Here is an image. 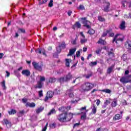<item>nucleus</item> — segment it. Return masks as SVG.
I'll use <instances>...</instances> for the list:
<instances>
[{
    "label": "nucleus",
    "instance_id": "40",
    "mask_svg": "<svg viewBox=\"0 0 131 131\" xmlns=\"http://www.w3.org/2000/svg\"><path fill=\"white\" fill-rule=\"evenodd\" d=\"M88 41V39L84 38V39H81L80 42L82 45H83L84 42H86Z\"/></svg>",
    "mask_w": 131,
    "mask_h": 131
},
{
    "label": "nucleus",
    "instance_id": "31",
    "mask_svg": "<svg viewBox=\"0 0 131 131\" xmlns=\"http://www.w3.org/2000/svg\"><path fill=\"white\" fill-rule=\"evenodd\" d=\"M98 43H100L101 45H106V41L103 39H99V40L98 41Z\"/></svg>",
    "mask_w": 131,
    "mask_h": 131
},
{
    "label": "nucleus",
    "instance_id": "53",
    "mask_svg": "<svg viewBox=\"0 0 131 131\" xmlns=\"http://www.w3.org/2000/svg\"><path fill=\"white\" fill-rule=\"evenodd\" d=\"M79 9L80 10H84V6L82 5L79 6Z\"/></svg>",
    "mask_w": 131,
    "mask_h": 131
},
{
    "label": "nucleus",
    "instance_id": "22",
    "mask_svg": "<svg viewBox=\"0 0 131 131\" xmlns=\"http://www.w3.org/2000/svg\"><path fill=\"white\" fill-rule=\"evenodd\" d=\"M113 66H111V67H110L107 70V74H110L111 73V72H112V71H113Z\"/></svg>",
    "mask_w": 131,
    "mask_h": 131
},
{
    "label": "nucleus",
    "instance_id": "28",
    "mask_svg": "<svg viewBox=\"0 0 131 131\" xmlns=\"http://www.w3.org/2000/svg\"><path fill=\"white\" fill-rule=\"evenodd\" d=\"M56 113V110L54 108L51 110L50 112L48 113V115H52V114H55Z\"/></svg>",
    "mask_w": 131,
    "mask_h": 131
},
{
    "label": "nucleus",
    "instance_id": "30",
    "mask_svg": "<svg viewBox=\"0 0 131 131\" xmlns=\"http://www.w3.org/2000/svg\"><path fill=\"white\" fill-rule=\"evenodd\" d=\"M43 109H44V108L42 107H40L38 108V109L36 110L37 114H39V113H40V112H41L43 110Z\"/></svg>",
    "mask_w": 131,
    "mask_h": 131
},
{
    "label": "nucleus",
    "instance_id": "29",
    "mask_svg": "<svg viewBox=\"0 0 131 131\" xmlns=\"http://www.w3.org/2000/svg\"><path fill=\"white\" fill-rule=\"evenodd\" d=\"M119 35H120V34H117L114 37V39L113 40V43H114V41H116V43H117V40H116L117 39V37H118V36H119Z\"/></svg>",
    "mask_w": 131,
    "mask_h": 131
},
{
    "label": "nucleus",
    "instance_id": "12",
    "mask_svg": "<svg viewBox=\"0 0 131 131\" xmlns=\"http://www.w3.org/2000/svg\"><path fill=\"white\" fill-rule=\"evenodd\" d=\"M26 107H30L31 108H34L35 107V103L34 102H27L26 104Z\"/></svg>",
    "mask_w": 131,
    "mask_h": 131
},
{
    "label": "nucleus",
    "instance_id": "44",
    "mask_svg": "<svg viewBox=\"0 0 131 131\" xmlns=\"http://www.w3.org/2000/svg\"><path fill=\"white\" fill-rule=\"evenodd\" d=\"M95 31L93 29H90L89 31H88V33H89V34H94V33H95Z\"/></svg>",
    "mask_w": 131,
    "mask_h": 131
},
{
    "label": "nucleus",
    "instance_id": "33",
    "mask_svg": "<svg viewBox=\"0 0 131 131\" xmlns=\"http://www.w3.org/2000/svg\"><path fill=\"white\" fill-rule=\"evenodd\" d=\"M8 113L10 115H12V114H16V110L12 109L10 111L8 112Z\"/></svg>",
    "mask_w": 131,
    "mask_h": 131
},
{
    "label": "nucleus",
    "instance_id": "42",
    "mask_svg": "<svg viewBox=\"0 0 131 131\" xmlns=\"http://www.w3.org/2000/svg\"><path fill=\"white\" fill-rule=\"evenodd\" d=\"M46 81V78L45 77H42L41 76H40V80L39 81H40V82H42V81Z\"/></svg>",
    "mask_w": 131,
    "mask_h": 131
},
{
    "label": "nucleus",
    "instance_id": "16",
    "mask_svg": "<svg viewBox=\"0 0 131 131\" xmlns=\"http://www.w3.org/2000/svg\"><path fill=\"white\" fill-rule=\"evenodd\" d=\"M117 106V98H114L112 102V107H116Z\"/></svg>",
    "mask_w": 131,
    "mask_h": 131
},
{
    "label": "nucleus",
    "instance_id": "58",
    "mask_svg": "<svg viewBox=\"0 0 131 131\" xmlns=\"http://www.w3.org/2000/svg\"><path fill=\"white\" fill-rule=\"evenodd\" d=\"M22 101H23V102H24V103H27V99H26V98H23V99H22Z\"/></svg>",
    "mask_w": 131,
    "mask_h": 131
},
{
    "label": "nucleus",
    "instance_id": "1",
    "mask_svg": "<svg viewBox=\"0 0 131 131\" xmlns=\"http://www.w3.org/2000/svg\"><path fill=\"white\" fill-rule=\"evenodd\" d=\"M73 117V114L70 113V119L67 120V113H66L64 114H61L58 116L57 119L60 122H66V121H70L71 120V119Z\"/></svg>",
    "mask_w": 131,
    "mask_h": 131
},
{
    "label": "nucleus",
    "instance_id": "41",
    "mask_svg": "<svg viewBox=\"0 0 131 131\" xmlns=\"http://www.w3.org/2000/svg\"><path fill=\"white\" fill-rule=\"evenodd\" d=\"M98 20H99V21H100V22L105 21V18H103L102 16H99Z\"/></svg>",
    "mask_w": 131,
    "mask_h": 131
},
{
    "label": "nucleus",
    "instance_id": "47",
    "mask_svg": "<svg viewBox=\"0 0 131 131\" xmlns=\"http://www.w3.org/2000/svg\"><path fill=\"white\" fill-rule=\"evenodd\" d=\"M50 126L51 128H55L56 127V124L55 123L50 124Z\"/></svg>",
    "mask_w": 131,
    "mask_h": 131
},
{
    "label": "nucleus",
    "instance_id": "10",
    "mask_svg": "<svg viewBox=\"0 0 131 131\" xmlns=\"http://www.w3.org/2000/svg\"><path fill=\"white\" fill-rule=\"evenodd\" d=\"M81 20H82V24L83 25H88L90 24V21L86 20V17L81 18Z\"/></svg>",
    "mask_w": 131,
    "mask_h": 131
},
{
    "label": "nucleus",
    "instance_id": "7",
    "mask_svg": "<svg viewBox=\"0 0 131 131\" xmlns=\"http://www.w3.org/2000/svg\"><path fill=\"white\" fill-rule=\"evenodd\" d=\"M58 91V89H55L54 91V92H53L52 91H49L47 92V97L49 98H53V96H54V94H59V93H57V91Z\"/></svg>",
    "mask_w": 131,
    "mask_h": 131
},
{
    "label": "nucleus",
    "instance_id": "19",
    "mask_svg": "<svg viewBox=\"0 0 131 131\" xmlns=\"http://www.w3.org/2000/svg\"><path fill=\"white\" fill-rule=\"evenodd\" d=\"M1 85L3 88V90L4 91H6L7 90V86H6V81H5V80L2 81Z\"/></svg>",
    "mask_w": 131,
    "mask_h": 131
},
{
    "label": "nucleus",
    "instance_id": "63",
    "mask_svg": "<svg viewBox=\"0 0 131 131\" xmlns=\"http://www.w3.org/2000/svg\"><path fill=\"white\" fill-rule=\"evenodd\" d=\"M84 26H85V27H86V28H88L89 29L91 28V26L89 25V24L86 25H84Z\"/></svg>",
    "mask_w": 131,
    "mask_h": 131
},
{
    "label": "nucleus",
    "instance_id": "9",
    "mask_svg": "<svg viewBox=\"0 0 131 131\" xmlns=\"http://www.w3.org/2000/svg\"><path fill=\"white\" fill-rule=\"evenodd\" d=\"M23 75H26V76H29L30 75V71L28 70H25L21 72Z\"/></svg>",
    "mask_w": 131,
    "mask_h": 131
},
{
    "label": "nucleus",
    "instance_id": "51",
    "mask_svg": "<svg viewBox=\"0 0 131 131\" xmlns=\"http://www.w3.org/2000/svg\"><path fill=\"white\" fill-rule=\"evenodd\" d=\"M56 50H57V51L58 52V53H61V47L60 46H59L58 47H57L56 48Z\"/></svg>",
    "mask_w": 131,
    "mask_h": 131
},
{
    "label": "nucleus",
    "instance_id": "34",
    "mask_svg": "<svg viewBox=\"0 0 131 131\" xmlns=\"http://www.w3.org/2000/svg\"><path fill=\"white\" fill-rule=\"evenodd\" d=\"M57 80V79L55 78H50L49 79V82L51 83H53L54 82H55V81Z\"/></svg>",
    "mask_w": 131,
    "mask_h": 131
},
{
    "label": "nucleus",
    "instance_id": "39",
    "mask_svg": "<svg viewBox=\"0 0 131 131\" xmlns=\"http://www.w3.org/2000/svg\"><path fill=\"white\" fill-rule=\"evenodd\" d=\"M14 74L17 77H20L21 76L20 73L18 71H14Z\"/></svg>",
    "mask_w": 131,
    "mask_h": 131
},
{
    "label": "nucleus",
    "instance_id": "3",
    "mask_svg": "<svg viewBox=\"0 0 131 131\" xmlns=\"http://www.w3.org/2000/svg\"><path fill=\"white\" fill-rule=\"evenodd\" d=\"M94 86V84H92L90 82H86L81 86V88L84 92H89V91H91Z\"/></svg>",
    "mask_w": 131,
    "mask_h": 131
},
{
    "label": "nucleus",
    "instance_id": "48",
    "mask_svg": "<svg viewBox=\"0 0 131 131\" xmlns=\"http://www.w3.org/2000/svg\"><path fill=\"white\" fill-rule=\"evenodd\" d=\"M79 57H80V51H78L76 52V57L78 58Z\"/></svg>",
    "mask_w": 131,
    "mask_h": 131
},
{
    "label": "nucleus",
    "instance_id": "13",
    "mask_svg": "<svg viewBox=\"0 0 131 131\" xmlns=\"http://www.w3.org/2000/svg\"><path fill=\"white\" fill-rule=\"evenodd\" d=\"M120 80V82H122L123 83H127L128 82H130V80H126V78L124 77H122Z\"/></svg>",
    "mask_w": 131,
    "mask_h": 131
},
{
    "label": "nucleus",
    "instance_id": "64",
    "mask_svg": "<svg viewBox=\"0 0 131 131\" xmlns=\"http://www.w3.org/2000/svg\"><path fill=\"white\" fill-rule=\"evenodd\" d=\"M91 76H92V75L89 74V75H86L85 77H86V78H89L91 77Z\"/></svg>",
    "mask_w": 131,
    "mask_h": 131
},
{
    "label": "nucleus",
    "instance_id": "61",
    "mask_svg": "<svg viewBox=\"0 0 131 131\" xmlns=\"http://www.w3.org/2000/svg\"><path fill=\"white\" fill-rule=\"evenodd\" d=\"M79 124H80L78 123H75L73 126V128H74V127H76V126H78V125H79Z\"/></svg>",
    "mask_w": 131,
    "mask_h": 131
},
{
    "label": "nucleus",
    "instance_id": "27",
    "mask_svg": "<svg viewBox=\"0 0 131 131\" xmlns=\"http://www.w3.org/2000/svg\"><path fill=\"white\" fill-rule=\"evenodd\" d=\"M81 114L83 115L81 116V119H86V112H82Z\"/></svg>",
    "mask_w": 131,
    "mask_h": 131
},
{
    "label": "nucleus",
    "instance_id": "17",
    "mask_svg": "<svg viewBox=\"0 0 131 131\" xmlns=\"http://www.w3.org/2000/svg\"><path fill=\"white\" fill-rule=\"evenodd\" d=\"M107 6L104 8L103 11L104 12H109V8H110V3L107 2Z\"/></svg>",
    "mask_w": 131,
    "mask_h": 131
},
{
    "label": "nucleus",
    "instance_id": "62",
    "mask_svg": "<svg viewBox=\"0 0 131 131\" xmlns=\"http://www.w3.org/2000/svg\"><path fill=\"white\" fill-rule=\"evenodd\" d=\"M110 36H111L113 37V36H114V33H108Z\"/></svg>",
    "mask_w": 131,
    "mask_h": 131
},
{
    "label": "nucleus",
    "instance_id": "5",
    "mask_svg": "<svg viewBox=\"0 0 131 131\" xmlns=\"http://www.w3.org/2000/svg\"><path fill=\"white\" fill-rule=\"evenodd\" d=\"M32 65L36 70H38V71H41V70H42L41 69V66H39L38 63L33 62H32Z\"/></svg>",
    "mask_w": 131,
    "mask_h": 131
},
{
    "label": "nucleus",
    "instance_id": "60",
    "mask_svg": "<svg viewBox=\"0 0 131 131\" xmlns=\"http://www.w3.org/2000/svg\"><path fill=\"white\" fill-rule=\"evenodd\" d=\"M122 40H123V38H118V39H117V41H122Z\"/></svg>",
    "mask_w": 131,
    "mask_h": 131
},
{
    "label": "nucleus",
    "instance_id": "45",
    "mask_svg": "<svg viewBox=\"0 0 131 131\" xmlns=\"http://www.w3.org/2000/svg\"><path fill=\"white\" fill-rule=\"evenodd\" d=\"M48 1L49 0H42V1H41V2H40L39 3V5H43V4H46V3H47V2H48Z\"/></svg>",
    "mask_w": 131,
    "mask_h": 131
},
{
    "label": "nucleus",
    "instance_id": "46",
    "mask_svg": "<svg viewBox=\"0 0 131 131\" xmlns=\"http://www.w3.org/2000/svg\"><path fill=\"white\" fill-rule=\"evenodd\" d=\"M97 72H98L99 73H100V74H102V73H103V69H101L100 68H99L97 69Z\"/></svg>",
    "mask_w": 131,
    "mask_h": 131
},
{
    "label": "nucleus",
    "instance_id": "18",
    "mask_svg": "<svg viewBox=\"0 0 131 131\" xmlns=\"http://www.w3.org/2000/svg\"><path fill=\"white\" fill-rule=\"evenodd\" d=\"M75 27H77V28H80V27H81V25L80 23H79V22L77 21L73 26V29H75Z\"/></svg>",
    "mask_w": 131,
    "mask_h": 131
},
{
    "label": "nucleus",
    "instance_id": "54",
    "mask_svg": "<svg viewBox=\"0 0 131 131\" xmlns=\"http://www.w3.org/2000/svg\"><path fill=\"white\" fill-rule=\"evenodd\" d=\"M6 73L7 74V75H6V77H9L10 74V72H8V71H6Z\"/></svg>",
    "mask_w": 131,
    "mask_h": 131
},
{
    "label": "nucleus",
    "instance_id": "6",
    "mask_svg": "<svg viewBox=\"0 0 131 131\" xmlns=\"http://www.w3.org/2000/svg\"><path fill=\"white\" fill-rule=\"evenodd\" d=\"M3 124H6V125L7 127H8V128H10V127H11V126H12V123H11V122H10L7 119H3Z\"/></svg>",
    "mask_w": 131,
    "mask_h": 131
},
{
    "label": "nucleus",
    "instance_id": "36",
    "mask_svg": "<svg viewBox=\"0 0 131 131\" xmlns=\"http://www.w3.org/2000/svg\"><path fill=\"white\" fill-rule=\"evenodd\" d=\"M78 38V37L77 36H76V37L75 38V39L71 41V43H72V45H76V43H77L76 41H77Z\"/></svg>",
    "mask_w": 131,
    "mask_h": 131
},
{
    "label": "nucleus",
    "instance_id": "49",
    "mask_svg": "<svg viewBox=\"0 0 131 131\" xmlns=\"http://www.w3.org/2000/svg\"><path fill=\"white\" fill-rule=\"evenodd\" d=\"M39 97H42L43 96V94H42V90L39 91Z\"/></svg>",
    "mask_w": 131,
    "mask_h": 131
},
{
    "label": "nucleus",
    "instance_id": "35",
    "mask_svg": "<svg viewBox=\"0 0 131 131\" xmlns=\"http://www.w3.org/2000/svg\"><path fill=\"white\" fill-rule=\"evenodd\" d=\"M101 92H103V93H106V94H110L111 93V90L110 89H104L101 90Z\"/></svg>",
    "mask_w": 131,
    "mask_h": 131
},
{
    "label": "nucleus",
    "instance_id": "8",
    "mask_svg": "<svg viewBox=\"0 0 131 131\" xmlns=\"http://www.w3.org/2000/svg\"><path fill=\"white\" fill-rule=\"evenodd\" d=\"M35 52L37 54H41L42 53L44 56H47V54H46V50H45V49L40 50V49L38 48L35 50Z\"/></svg>",
    "mask_w": 131,
    "mask_h": 131
},
{
    "label": "nucleus",
    "instance_id": "32",
    "mask_svg": "<svg viewBox=\"0 0 131 131\" xmlns=\"http://www.w3.org/2000/svg\"><path fill=\"white\" fill-rule=\"evenodd\" d=\"M97 64H98V62L97 61H94V62H91L89 65L90 66H91V67H93V66H96V65H97Z\"/></svg>",
    "mask_w": 131,
    "mask_h": 131
},
{
    "label": "nucleus",
    "instance_id": "20",
    "mask_svg": "<svg viewBox=\"0 0 131 131\" xmlns=\"http://www.w3.org/2000/svg\"><path fill=\"white\" fill-rule=\"evenodd\" d=\"M125 46L127 49L131 50V41H128L125 43Z\"/></svg>",
    "mask_w": 131,
    "mask_h": 131
},
{
    "label": "nucleus",
    "instance_id": "11",
    "mask_svg": "<svg viewBox=\"0 0 131 131\" xmlns=\"http://www.w3.org/2000/svg\"><path fill=\"white\" fill-rule=\"evenodd\" d=\"M120 29L121 30H124L125 29V21H122L119 27Z\"/></svg>",
    "mask_w": 131,
    "mask_h": 131
},
{
    "label": "nucleus",
    "instance_id": "38",
    "mask_svg": "<svg viewBox=\"0 0 131 131\" xmlns=\"http://www.w3.org/2000/svg\"><path fill=\"white\" fill-rule=\"evenodd\" d=\"M54 1L53 0H50V3L48 4V7H49L50 8H52V7H53V6H54Z\"/></svg>",
    "mask_w": 131,
    "mask_h": 131
},
{
    "label": "nucleus",
    "instance_id": "24",
    "mask_svg": "<svg viewBox=\"0 0 131 131\" xmlns=\"http://www.w3.org/2000/svg\"><path fill=\"white\" fill-rule=\"evenodd\" d=\"M92 110V112L93 114H96V113L97 112V107L95 106V104H93V107H91Z\"/></svg>",
    "mask_w": 131,
    "mask_h": 131
},
{
    "label": "nucleus",
    "instance_id": "43",
    "mask_svg": "<svg viewBox=\"0 0 131 131\" xmlns=\"http://www.w3.org/2000/svg\"><path fill=\"white\" fill-rule=\"evenodd\" d=\"M110 99H108L104 102V104L105 105V106H107V105H109L110 104Z\"/></svg>",
    "mask_w": 131,
    "mask_h": 131
},
{
    "label": "nucleus",
    "instance_id": "59",
    "mask_svg": "<svg viewBox=\"0 0 131 131\" xmlns=\"http://www.w3.org/2000/svg\"><path fill=\"white\" fill-rule=\"evenodd\" d=\"M80 111H82V110H86V106H84L83 107H81L80 109Z\"/></svg>",
    "mask_w": 131,
    "mask_h": 131
},
{
    "label": "nucleus",
    "instance_id": "55",
    "mask_svg": "<svg viewBox=\"0 0 131 131\" xmlns=\"http://www.w3.org/2000/svg\"><path fill=\"white\" fill-rule=\"evenodd\" d=\"M80 34L82 36V37H83V38H85V36L83 35V32H80Z\"/></svg>",
    "mask_w": 131,
    "mask_h": 131
},
{
    "label": "nucleus",
    "instance_id": "14",
    "mask_svg": "<svg viewBox=\"0 0 131 131\" xmlns=\"http://www.w3.org/2000/svg\"><path fill=\"white\" fill-rule=\"evenodd\" d=\"M76 51V48H73L72 49H70L69 51V53L68 54V56H72V55H73V54L75 53Z\"/></svg>",
    "mask_w": 131,
    "mask_h": 131
},
{
    "label": "nucleus",
    "instance_id": "2",
    "mask_svg": "<svg viewBox=\"0 0 131 131\" xmlns=\"http://www.w3.org/2000/svg\"><path fill=\"white\" fill-rule=\"evenodd\" d=\"M73 78L71 73L69 72L64 77H61L58 79L57 81L60 82V83H64V82H68L70 81L71 79Z\"/></svg>",
    "mask_w": 131,
    "mask_h": 131
},
{
    "label": "nucleus",
    "instance_id": "26",
    "mask_svg": "<svg viewBox=\"0 0 131 131\" xmlns=\"http://www.w3.org/2000/svg\"><path fill=\"white\" fill-rule=\"evenodd\" d=\"M24 114H25V111H24V110L20 111L18 112V116L19 117H21V116H23V115H24Z\"/></svg>",
    "mask_w": 131,
    "mask_h": 131
},
{
    "label": "nucleus",
    "instance_id": "15",
    "mask_svg": "<svg viewBox=\"0 0 131 131\" xmlns=\"http://www.w3.org/2000/svg\"><path fill=\"white\" fill-rule=\"evenodd\" d=\"M42 85H43V83L39 81L37 82L36 88H37V89H41L42 88Z\"/></svg>",
    "mask_w": 131,
    "mask_h": 131
},
{
    "label": "nucleus",
    "instance_id": "25",
    "mask_svg": "<svg viewBox=\"0 0 131 131\" xmlns=\"http://www.w3.org/2000/svg\"><path fill=\"white\" fill-rule=\"evenodd\" d=\"M71 59H66V65L67 67H70V62H71Z\"/></svg>",
    "mask_w": 131,
    "mask_h": 131
},
{
    "label": "nucleus",
    "instance_id": "4",
    "mask_svg": "<svg viewBox=\"0 0 131 131\" xmlns=\"http://www.w3.org/2000/svg\"><path fill=\"white\" fill-rule=\"evenodd\" d=\"M73 91H74V86H73L69 89L67 90L66 94L68 95V96H69V98H73V97H74V92H73Z\"/></svg>",
    "mask_w": 131,
    "mask_h": 131
},
{
    "label": "nucleus",
    "instance_id": "56",
    "mask_svg": "<svg viewBox=\"0 0 131 131\" xmlns=\"http://www.w3.org/2000/svg\"><path fill=\"white\" fill-rule=\"evenodd\" d=\"M72 14V11L71 10H69L68 12V16H71V14Z\"/></svg>",
    "mask_w": 131,
    "mask_h": 131
},
{
    "label": "nucleus",
    "instance_id": "37",
    "mask_svg": "<svg viewBox=\"0 0 131 131\" xmlns=\"http://www.w3.org/2000/svg\"><path fill=\"white\" fill-rule=\"evenodd\" d=\"M60 48H62V49H66V44L65 43V42H62V43L59 46Z\"/></svg>",
    "mask_w": 131,
    "mask_h": 131
},
{
    "label": "nucleus",
    "instance_id": "23",
    "mask_svg": "<svg viewBox=\"0 0 131 131\" xmlns=\"http://www.w3.org/2000/svg\"><path fill=\"white\" fill-rule=\"evenodd\" d=\"M67 109V107L62 106L58 108L59 111H60V112H66V110Z\"/></svg>",
    "mask_w": 131,
    "mask_h": 131
},
{
    "label": "nucleus",
    "instance_id": "21",
    "mask_svg": "<svg viewBox=\"0 0 131 131\" xmlns=\"http://www.w3.org/2000/svg\"><path fill=\"white\" fill-rule=\"evenodd\" d=\"M121 116H120V114H117L114 117L113 120H119V119H121Z\"/></svg>",
    "mask_w": 131,
    "mask_h": 131
},
{
    "label": "nucleus",
    "instance_id": "50",
    "mask_svg": "<svg viewBox=\"0 0 131 131\" xmlns=\"http://www.w3.org/2000/svg\"><path fill=\"white\" fill-rule=\"evenodd\" d=\"M109 32H110V31H106V32H104L103 33L102 36H103V37L106 36L107 35V34H108V33H109Z\"/></svg>",
    "mask_w": 131,
    "mask_h": 131
},
{
    "label": "nucleus",
    "instance_id": "57",
    "mask_svg": "<svg viewBox=\"0 0 131 131\" xmlns=\"http://www.w3.org/2000/svg\"><path fill=\"white\" fill-rule=\"evenodd\" d=\"M100 103H101V101L100 100V99H98L96 102L97 105L99 106L100 105Z\"/></svg>",
    "mask_w": 131,
    "mask_h": 131
},
{
    "label": "nucleus",
    "instance_id": "52",
    "mask_svg": "<svg viewBox=\"0 0 131 131\" xmlns=\"http://www.w3.org/2000/svg\"><path fill=\"white\" fill-rule=\"evenodd\" d=\"M18 30L20 31L22 33H25V29H19Z\"/></svg>",
    "mask_w": 131,
    "mask_h": 131
}]
</instances>
